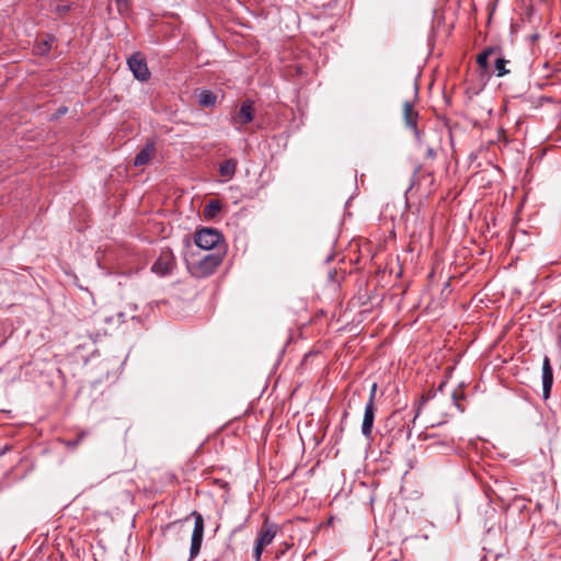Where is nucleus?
Listing matches in <instances>:
<instances>
[{"instance_id": "obj_1", "label": "nucleus", "mask_w": 561, "mask_h": 561, "mask_svg": "<svg viewBox=\"0 0 561 561\" xmlns=\"http://www.w3.org/2000/svg\"><path fill=\"white\" fill-rule=\"evenodd\" d=\"M222 262V256L217 253H209L191 267L195 277L203 278L211 275Z\"/></svg>"}, {"instance_id": "obj_2", "label": "nucleus", "mask_w": 561, "mask_h": 561, "mask_svg": "<svg viewBox=\"0 0 561 561\" xmlns=\"http://www.w3.org/2000/svg\"><path fill=\"white\" fill-rule=\"evenodd\" d=\"M276 533L277 526L275 524L268 523L267 519L262 524L257 533L256 545L253 551V557L256 561H260L264 548L272 543Z\"/></svg>"}, {"instance_id": "obj_3", "label": "nucleus", "mask_w": 561, "mask_h": 561, "mask_svg": "<svg viewBox=\"0 0 561 561\" xmlns=\"http://www.w3.org/2000/svg\"><path fill=\"white\" fill-rule=\"evenodd\" d=\"M192 516L194 517V528L191 538L190 561L199 554L205 530L203 516L196 511L192 512Z\"/></svg>"}, {"instance_id": "obj_4", "label": "nucleus", "mask_w": 561, "mask_h": 561, "mask_svg": "<svg viewBox=\"0 0 561 561\" xmlns=\"http://www.w3.org/2000/svg\"><path fill=\"white\" fill-rule=\"evenodd\" d=\"M175 265L176 261L173 252L169 248H165L161 250L158 259L151 266V271L154 274L163 277L170 275L173 272Z\"/></svg>"}, {"instance_id": "obj_5", "label": "nucleus", "mask_w": 561, "mask_h": 561, "mask_svg": "<svg viewBox=\"0 0 561 561\" xmlns=\"http://www.w3.org/2000/svg\"><path fill=\"white\" fill-rule=\"evenodd\" d=\"M221 240V234L213 228H204L196 232L195 243L203 250L214 249Z\"/></svg>"}, {"instance_id": "obj_6", "label": "nucleus", "mask_w": 561, "mask_h": 561, "mask_svg": "<svg viewBox=\"0 0 561 561\" xmlns=\"http://www.w3.org/2000/svg\"><path fill=\"white\" fill-rule=\"evenodd\" d=\"M128 67L134 77L139 81H147L150 78L145 57L140 53H135L127 60Z\"/></svg>"}, {"instance_id": "obj_7", "label": "nucleus", "mask_w": 561, "mask_h": 561, "mask_svg": "<svg viewBox=\"0 0 561 561\" xmlns=\"http://www.w3.org/2000/svg\"><path fill=\"white\" fill-rule=\"evenodd\" d=\"M419 113L414 110V105L407 101L403 104V119L407 127L411 128L419 142H421V131L417 128Z\"/></svg>"}, {"instance_id": "obj_8", "label": "nucleus", "mask_w": 561, "mask_h": 561, "mask_svg": "<svg viewBox=\"0 0 561 561\" xmlns=\"http://www.w3.org/2000/svg\"><path fill=\"white\" fill-rule=\"evenodd\" d=\"M553 386V369L548 356L542 360V398L548 400L550 398L551 389Z\"/></svg>"}, {"instance_id": "obj_9", "label": "nucleus", "mask_w": 561, "mask_h": 561, "mask_svg": "<svg viewBox=\"0 0 561 561\" xmlns=\"http://www.w3.org/2000/svg\"><path fill=\"white\" fill-rule=\"evenodd\" d=\"M254 118V110H253V104L250 100H247L244 101L238 113L236 114V116L232 118L233 121V124L238 127V128H241L242 126L249 124L250 122H252Z\"/></svg>"}, {"instance_id": "obj_10", "label": "nucleus", "mask_w": 561, "mask_h": 561, "mask_svg": "<svg viewBox=\"0 0 561 561\" xmlns=\"http://www.w3.org/2000/svg\"><path fill=\"white\" fill-rule=\"evenodd\" d=\"M375 404L367 402L364 411V417L362 423V434L367 438H371L374 420H375Z\"/></svg>"}, {"instance_id": "obj_11", "label": "nucleus", "mask_w": 561, "mask_h": 561, "mask_svg": "<svg viewBox=\"0 0 561 561\" xmlns=\"http://www.w3.org/2000/svg\"><path fill=\"white\" fill-rule=\"evenodd\" d=\"M156 154V147L153 142H147L145 147L136 154L134 159L135 167H142L148 164Z\"/></svg>"}, {"instance_id": "obj_12", "label": "nucleus", "mask_w": 561, "mask_h": 561, "mask_svg": "<svg viewBox=\"0 0 561 561\" xmlns=\"http://www.w3.org/2000/svg\"><path fill=\"white\" fill-rule=\"evenodd\" d=\"M497 54V46H492L485 48L478 57H477V64L486 73L491 72L490 64L489 61L492 60L493 55Z\"/></svg>"}, {"instance_id": "obj_13", "label": "nucleus", "mask_w": 561, "mask_h": 561, "mask_svg": "<svg viewBox=\"0 0 561 561\" xmlns=\"http://www.w3.org/2000/svg\"><path fill=\"white\" fill-rule=\"evenodd\" d=\"M492 61L494 64V69L490 73H495L497 77H503L510 72V70L506 69V64L508 60L503 57L502 49L499 46L497 54L493 55Z\"/></svg>"}, {"instance_id": "obj_14", "label": "nucleus", "mask_w": 561, "mask_h": 561, "mask_svg": "<svg viewBox=\"0 0 561 561\" xmlns=\"http://www.w3.org/2000/svg\"><path fill=\"white\" fill-rule=\"evenodd\" d=\"M237 164H238V162L233 158L225 160L219 165V173H220V175L226 181L231 180L233 178L236 171H237Z\"/></svg>"}, {"instance_id": "obj_15", "label": "nucleus", "mask_w": 561, "mask_h": 561, "mask_svg": "<svg viewBox=\"0 0 561 561\" xmlns=\"http://www.w3.org/2000/svg\"><path fill=\"white\" fill-rule=\"evenodd\" d=\"M217 102V95L209 90H202L198 93V103L204 107H213Z\"/></svg>"}, {"instance_id": "obj_16", "label": "nucleus", "mask_w": 561, "mask_h": 561, "mask_svg": "<svg viewBox=\"0 0 561 561\" xmlns=\"http://www.w3.org/2000/svg\"><path fill=\"white\" fill-rule=\"evenodd\" d=\"M427 178L430 180V184L432 185L434 183L433 174L432 172H423L421 167L415 168L412 176V183L409 187L411 190L414 185H420L422 180Z\"/></svg>"}, {"instance_id": "obj_17", "label": "nucleus", "mask_w": 561, "mask_h": 561, "mask_svg": "<svg viewBox=\"0 0 561 561\" xmlns=\"http://www.w3.org/2000/svg\"><path fill=\"white\" fill-rule=\"evenodd\" d=\"M221 210V203L219 201H209L205 206L204 215L206 218H214Z\"/></svg>"}, {"instance_id": "obj_18", "label": "nucleus", "mask_w": 561, "mask_h": 561, "mask_svg": "<svg viewBox=\"0 0 561 561\" xmlns=\"http://www.w3.org/2000/svg\"><path fill=\"white\" fill-rule=\"evenodd\" d=\"M55 38L53 36H46L45 39L41 41L37 46L38 54L46 55L53 47Z\"/></svg>"}, {"instance_id": "obj_19", "label": "nucleus", "mask_w": 561, "mask_h": 561, "mask_svg": "<svg viewBox=\"0 0 561 561\" xmlns=\"http://www.w3.org/2000/svg\"><path fill=\"white\" fill-rule=\"evenodd\" d=\"M104 321L106 323H117V324L123 323V322H125L124 313L117 312L115 316L106 317L104 319Z\"/></svg>"}, {"instance_id": "obj_20", "label": "nucleus", "mask_w": 561, "mask_h": 561, "mask_svg": "<svg viewBox=\"0 0 561 561\" xmlns=\"http://www.w3.org/2000/svg\"><path fill=\"white\" fill-rule=\"evenodd\" d=\"M376 391H377V385L374 383L371 386L370 393H369V399H368V402H371V404H375L374 401H375V397H376Z\"/></svg>"}, {"instance_id": "obj_21", "label": "nucleus", "mask_w": 561, "mask_h": 561, "mask_svg": "<svg viewBox=\"0 0 561 561\" xmlns=\"http://www.w3.org/2000/svg\"><path fill=\"white\" fill-rule=\"evenodd\" d=\"M69 10V5L62 4L56 7V12L60 15L65 14Z\"/></svg>"}, {"instance_id": "obj_22", "label": "nucleus", "mask_w": 561, "mask_h": 561, "mask_svg": "<svg viewBox=\"0 0 561 561\" xmlns=\"http://www.w3.org/2000/svg\"><path fill=\"white\" fill-rule=\"evenodd\" d=\"M425 156L428 159H435L436 158V151L432 147H427Z\"/></svg>"}, {"instance_id": "obj_23", "label": "nucleus", "mask_w": 561, "mask_h": 561, "mask_svg": "<svg viewBox=\"0 0 561 561\" xmlns=\"http://www.w3.org/2000/svg\"><path fill=\"white\" fill-rule=\"evenodd\" d=\"M84 437V433H81L77 439L72 440V442H69L68 443V446L70 447H77L80 443V440Z\"/></svg>"}, {"instance_id": "obj_24", "label": "nucleus", "mask_w": 561, "mask_h": 561, "mask_svg": "<svg viewBox=\"0 0 561 561\" xmlns=\"http://www.w3.org/2000/svg\"><path fill=\"white\" fill-rule=\"evenodd\" d=\"M67 112V108L66 107H61L58 110V113L59 114H65Z\"/></svg>"}, {"instance_id": "obj_25", "label": "nucleus", "mask_w": 561, "mask_h": 561, "mask_svg": "<svg viewBox=\"0 0 561 561\" xmlns=\"http://www.w3.org/2000/svg\"><path fill=\"white\" fill-rule=\"evenodd\" d=\"M7 450H10L9 446H4V448L0 451V456L4 454Z\"/></svg>"}, {"instance_id": "obj_26", "label": "nucleus", "mask_w": 561, "mask_h": 561, "mask_svg": "<svg viewBox=\"0 0 561 561\" xmlns=\"http://www.w3.org/2000/svg\"><path fill=\"white\" fill-rule=\"evenodd\" d=\"M417 415H419V411L416 412L415 416L412 419V423L415 422V419L417 417Z\"/></svg>"}, {"instance_id": "obj_27", "label": "nucleus", "mask_w": 561, "mask_h": 561, "mask_svg": "<svg viewBox=\"0 0 561 561\" xmlns=\"http://www.w3.org/2000/svg\"><path fill=\"white\" fill-rule=\"evenodd\" d=\"M118 4L125 2L126 0H115Z\"/></svg>"}]
</instances>
